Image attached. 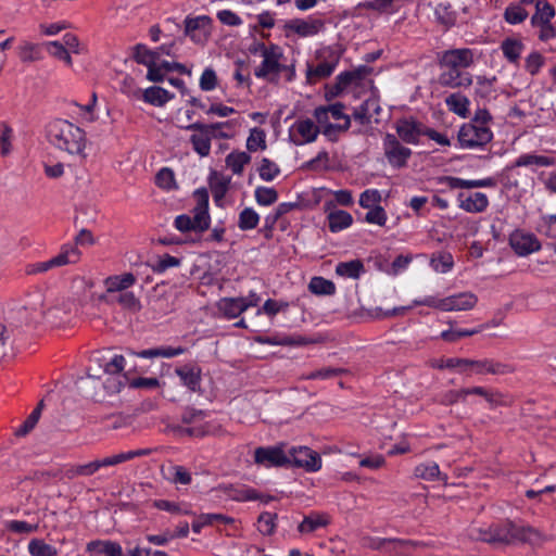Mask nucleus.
Wrapping results in <instances>:
<instances>
[{"label": "nucleus", "instance_id": "f257e3e1", "mask_svg": "<svg viewBox=\"0 0 556 556\" xmlns=\"http://www.w3.org/2000/svg\"><path fill=\"white\" fill-rule=\"evenodd\" d=\"M478 540L490 544H510L515 541L529 544H540L543 534L531 526H518L511 521L494 525L488 529H480Z\"/></svg>", "mask_w": 556, "mask_h": 556}, {"label": "nucleus", "instance_id": "f03ea898", "mask_svg": "<svg viewBox=\"0 0 556 556\" xmlns=\"http://www.w3.org/2000/svg\"><path fill=\"white\" fill-rule=\"evenodd\" d=\"M48 141L70 154H81L86 146L85 131L66 119L55 118L46 126Z\"/></svg>", "mask_w": 556, "mask_h": 556}, {"label": "nucleus", "instance_id": "7ed1b4c3", "mask_svg": "<svg viewBox=\"0 0 556 556\" xmlns=\"http://www.w3.org/2000/svg\"><path fill=\"white\" fill-rule=\"evenodd\" d=\"M342 52L343 50L339 46L320 49L316 55L318 64L316 66L307 65V81L314 84L316 80L329 77L339 64Z\"/></svg>", "mask_w": 556, "mask_h": 556}, {"label": "nucleus", "instance_id": "20e7f679", "mask_svg": "<svg viewBox=\"0 0 556 556\" xmlns=\"http://www.w3.org/2000/svg\"><path fill=\"white\" fill-rule=\"evenodd\" d=\"M478 298L471 292H462L451 296H446L441 300H437L433 296H427L422 300H415V305H425L441 311H468L476 306Z\"/></svg>", "mask_w": 556, "mask_h": 556}, {"label": "nucleus", "instance_id": "39448f33", "mask_svg": "<svg viewBox=\"0 0 556 556\" xmlns=\"http://www.w3.org/2000/svg\"><path fill=\"white\" fill-rule=\"evenodd\" d=\"M228 126H229V122L213 123V124H204L201 122H195L193 124L181 126V128H184L186 130L195 131L190 137V142L192 143V148L200 156H207L211 151V141L214 136V130L223 128V127H228Z\"/></svg>", "mask_w": 556, "mask_h": 556}, {"label": "nucleus", "instance_id": "423d86ee", "mask_svg": "<svg viewBox=\"0 0 556 556\" xmlns=\"http://www.w3.org/2000/svg\"><path fill=\"white\" fill-rule=\"evenodd\" d=\"M79 258L80 251L74 245L65 244L54 257L45 262L29 264L26 266L25 270L27 275L41 274L68 264H75Z\"/></svg>", "mask_w": 556, "mask_h": 556}, {"label": "nucleus", "instance_id": "0eeeda50", "mask_svg": "<svg viewBox=\"0 0 556 556\" xmlns=\"http://www.w3.org/2000/svg\"><path fill=\"white\" fill-rule=\"evenodd\" d=\"M457 138L462 148L475 149L488 144L493 138V132L488 126L466 123L460 127Z\"/></svg>", "mask_w": 556, "mask_h": 556}, {"label": "nucleus", "instance_id": "6e6552de", "mask_svg": "<svg viewBox=\"0 0 556 556\" xmlns=\"http://www.w3.org/2000/svg\"><path fill=\"white\" fill-rule=\"evenodd\" d=\"M383 152L389 164L394 168H403L412 156V150L402 144L393 134H386L383 137Z\"/></svg>", "mask_w": 556, "mask_h": 556}, {"label": "nucleus", "instance_id": "1a4fd4ad", "mask_svg": "<svg viewBox=\"0 0 556 556\" xmlns=\"http://www.w3.org/2000/svg\"><path fill=\"white\" fill-rule=\"evenodd\" d=\"M254 463L266 468L288 467L291 459L281 445L260 446L254 451Z\"/></svg>", "mask_w": 556, "mask_h": 556}, {"label": "nucleus", "instance_id": "9d476101", "mask_svg": "<svg viewBox=\"0 0 556 556\" xmlns=\"http://www.w3.org/2000/svg\"><path fill=\"white\" fill-rule=\"evenodd\" d=\"M394 128L399 140L407 144H418L426 131V126L414 117L399 118Z\"/></svg>", "mask_w": 556, "mask_h": 556}, {"label": "nucleus", "instance_id": "9b49d317", "mask_svg": "<svg viewBox=\"0 0 556 556\" xmlns=\"http://www.w3.org/2000/svg\"><path fill=\"white\" fill-rule=\"evenodd\" d=\"M288 456L291 459L289 466L303 468L307 472H316L321 468L320 455L307 446L292 447Z\"/></svg>", "mask_w": 556, "mask_h": 556}, {"label": "nucleus", "instance_id": "f8f14e48", "mask_svg": "<svg viewBox=\"0 0 556 556\" xmlns=\"http://www.w3.org/2000/svg\"><path fill=\"white\" fill-rule=\"evenodd\" d=\"M509 245L519 256H527L541 249V243L535 235L519 229L510 233Z\"/></svg>", "mask_w": 556, "mask_h": 556}, {"label": "nucleus", "instance_id": "ddd939ff", "mask_svg": "<svg viewBox=\"0 0 556 556\" xmlns=\"http://www.w3.org/2000/svg\"><path fill=\"white\" fill-rule=\"evenodd\" d=\"M473 63V52L468 48L450 49L439 55V65L452 68H467Z\"/></svg>", "mask_w": 556, "mask_h": 556}, {"label": "nucleus", "instance_id": "4468645a", "mask_svg": "<svg viewBox=\"0 0 556 556\" xmlns=\"http://www.w3.org/2000/svg\"><path fill=\"white\" fill-rule=\"evenodd\" d=\"M212 18L206 15L187 17L185 20V35L195 43H204L211 34Z\"/></svg>", "mask_w": 556, "mask_h": 556}, {"label": "nucleus", "instance_id": "2eb2a0df", "mask_svg": "<svg viewBox=\"0 0 556 556\" xmlns=\"http://www.w3.org/2000/svg\"><path fill=\"white\" fill-rule=\"evenodd\" d=\"M320 129L309 118L298 119L290 130V141L295 146H303L316 140Z\"/></svg>", "mask_w": 556, "mask_h": 556}, {"label": "nucleus", "instance_id": "dca6fc26", "mask_svg": "<svg viewBox=\"0 0 556 556\" xmlns=\"http://www.w3.org/2000/svg\"><path fill=\"white\" fill-rule=\"evenodd\" d=\"M219 490L227 497L237 502L261 501L263 503H268L274 498L270 495L261 494L255 489L247 485L223 484L219 485Z\"/></svg>", "mask_w": 556, "mask_h": 556}, {"label": "nucleus", "instance_id": "f3484780", "mask_svg": "<svg viewBox=\"0 0 556 556\" xmlns=\"http://www.w3.org/2000/svg\"><path fill=\"white\" fill-rule=\"evenodd\" d=\"M325 27V23L320 18L309 17L307 20L293 18L285 24L287 31H292L300 37H312L321 31Z\"/></svg>", "mask_w": 556, "mask_h": 556}, {"label": "nucleus", "instance_id": "a211bd4d", "mask_svg": "<svg viewBox=\"0 0 556 556\" xmlns=\"http://www.w3.org/2000/svg\"><path fill=\"white\" fill-rule=\"evenodd\" d=\"M445 70L439 75L438 83L445 88H468L472 85V76L468 72L458 68L444 67Z\"/></svg>", "mask_w": 556, "mask_h": 556}, {"label": "nucleus", "instance_id": "6ab92c4d", "mask_svg": "<svg viewBox=\"0 0 556 556\" xmlns=\"http://www.w3.org/2000/svg\"><path fill=\"white\" fill-rule=\"evenodd\" d=\"M417 543L410 540L403 539H381V538H365L364 546L375 549L381 551L386 553L399 552L405 549L409 546H416Z\"/></svg>", "mask_w": 556, "mask_h": 556}, {"label": "nucleus", "instance_id": "aec40b11", "mask_svg": "<svg viewBox=\"0 0 556 556\" xmlns=\"http://www.w3.org/2000/svg\"><path fill=\"white\" fill-rule=\"evenodd\" d=\"M439 182L445 184L450 189L493 188L496 186V180L492 177L467 180L453 176H442L439 178Z\"/></svg>", "mask_w": 556, "mask_h": 556}, {"label": "nucleus", "instance_id": "412c9836", "mask_svg": "<svg viewBox=\"0 0 556 556\" xmlns=\"http://www.w3.org/2000/svg\"><path fill=\"white\" fill-rule=\"evenodd\" d=\"M137 281V277L132 273H124L122 275L110 276L104 280L106 293L109 298L127 291Z\"/></svg>", "mask_w": 556, "mask_h": 556}, {"label": "nucleus", "instance_id": "4be33fe9", "mask_svg": "<svg viewBox=\"0 0 556 556\" xmlns=\"http://www.w3.org/2000/svg\"><path fill=\"white\" fill-rule=\"evenodd\" d=\"M457 200L459 201V207L468 213H482L489 206L488 197L482 192H475L467 197L464 192H460Z\"/></svg>", "mask_w": 556, "mask_h": 556}, {"label": "nucleus", "instance_id": "5701e85b", "mask_svg": "<svg viewBox=\"0 0 556 556\" xmlns=\"http://www.w3.org/2000/svg\"><path fill=\"white\" fill-rule=\"evenodd\" d=\"M176 375L180 378L184 386L190 391L195 392L200 389L201 368L193 365H184L176 368Z\"/></svg>", "mask_w": 556, "mask_h": 556}, {"label": "nucleus", "instance_id": "b1692460", "mask_svg": "<svg viewBox=\"0 0 556 556\" xmlns=\"http://www.w3.org/2000/svg\"><path fill=\"white\" fill-rule=\"evenodd\" d=\"M208 185L213 194L214 202L216 205L220 206L222 201L229 189L230 177H225L217 172H212L208 178Z\"/></svg>", "mask_w": 556, "mask_h": 556}, {"label": "nucleus", "instance_id": "393cba45", "mask_svg": "<svg viewBox=\"0 0 556 556\" xmlns=\"http://www.w3.org/2000/svg\"><path fill=\"white\" fill-rule=\"evenodd\" d=\"M406 0H370L358 3L357 8L376 11L380 14L397 12Z\"/></svg>", "mask_w": 556, "mask_h": 556}, {"label": "nucleus", "instance_id": "a878e982", "mask_svg": "<svg viewBox=\"0 0 556 556\" xmlns=\"http://www.w3.org/2000/svg\"><path fill=\"white\" fill-rule=\"evenodd\" d=\"M140 98L151 105L163 106L174 98V94L162 87L151 86L143 91L141 90Z\"/></svg>", "mask_w": 556, "mask_h": 556}, {"label": "nucleus", "instance_id": "bb28decb", "mask_svg": "<svg viewBox=\"0 0 556 556\" xmlns=\"http://www.w3.org/2000/svg\"><path fill=\"white\" fill-rule=\"evenodd\" d=\"M201 220L197 222V213H193V217L182 214L175 218V227L181 232L194 231L202 233L210 228V223L205 219Z\"/></svg>", "mask_w": 556, "mask_h": 556}, {"label": "nucleus", "instance_id": "cd10ccee", "mask_svg": "<svg viewBox=\"0 0 556 556\" xmlns=\"http://www.w3.org/2000/svg\"><path fill=\"white\" fill-rule=\"evenodd\" d=\"M330 520L326 514L311 513L304 516L302 522L298 526V531L302 534L313 533L319 528L327 527Z\"/></svg>", "mask_w": 556, "mask_h": 556}, {"label": "nucleus", "instance_id": "c85d7f7f", "mask_svg": "<svg viewBox=\"0 0 556 556\" xmlns=\"http://www.w3.org/2000/svg\"><path fill=\"white\" fill-rule=\"evenodd\" d=\"M327 219L328 227L331 232H339L350 227L353 223L352 215L343 210H334L329 212Z\"/></svg>", "mask_w": 556, "mask_h": 556}, {"label": "nucleus", "instance_id": "c756f323", "mask_svg": "<svg viewBox=\"0 0 556 556\" xmlns=\"http://www.w3.org/2000/svg\"><path fill=\"white\" fill-rule=\"evenodd\" d=\"M445 104L451 112L460 117H467L469 113L470 101L466 96H463L459 92L450 94L445 99Z\"/></svg>", "mask_w": 556, "mask_h": 556}, {"label": "nucleus", "instance_id": "7c9ffc66", "mask_svg": "<svg viewBox=\"0 0 556 556\" xmlns=\"http://www.w3.org/2000/svg\"><path fill=\"white\" fill-rule=\"evenodd\" d=\"M523 48L525 46L521 40L510 37L504 39L501 43V50L504 56L511 64L518 63Z\"/></svg>", "mask_w": 556, "mask_h": 556}, {"label": "nucleus", "instance_id": "2f4dec72", "mask_svg": "<svg viewBox=\"0 0 556 556\" xmlns=\"http://www.w3.org/2000/svg\"><path fill=\"white\" fill-rule=\"evenodd\" d=\"M193 197L197 201V205L192 210L193 213H197V222H202L201 219H205L211 224V217L208 214V192L205 188L197 189L193 192Z\"/></svg>", "mask_w": 556, "mask_h": 556}, {"label": "nucleus", "instance_id": "473e14b6", "mask_svg": "<svg viewBox=\"0 0 556 556\" xmlns=\"http://www.w3.org/2000/svg\"><path fill=\"white\" fill-rule=\"evenodd\" d=\"M364 271V264L361 260L340 262L336 266V274L344 278L357 279Z\"/></svg>", "mask_w": 556, "mask_h": 556}, {"label": "nucleus", "instance_id": "72a5a7b5", "mask_svg": "<svg viewBox=\"0 0 556 556\" xmlns=\"http://www.w3.org/2000/svg\"><path fill=\"white\" fill-rule=\"evenodd\" d=\"M186 349L182 346L172 348V346H161L155 349L143 350L139 353L131 352V355H137L143 358H152V357H174L180 354H184Z\"/></svg>", "mask_w": 556, "mask_h": 556}, {"label": "nucleus", "instance_id": "f704fd0d", "mask_svg": "<svg viewBox=\"0 0 556 556\" xmlns=\"http://www.w3.org/2000/svg\"><path fill=\"white\" fill-rule=\"evenodd\" d=\"M87 549L105 556H123L121 545L112 541H91L88 543Z\"/></svg>", "mask_w": 556, "mask_h": 556}, {"label": "nucleus", "instance_id": "c9c22d12", "mask_svg": "<svg viewBox=\"0 0 556 556\" xmlns=\"http://www.w3.org/2000/svg\"><path fill=\"white\" fill-rule=\"evenodd\" d=\"M106 301L109 303H118L123 308L134 313L139 312L141 309L139 299L131 291L118 293L116 295L108 298Z\"/></svg>", "mask_w": 556, "mask_h": 556}, {"label": "nucleus", "instance_id": "e433bc0d", "mask_svg": "<svg viewBox=\"0 0 556 556\" xmlns=\"http://www.w3.org/2000/svg\"><path fill=\"white\" fill-rule=\"evenodd\" d=\"M219 308L227 317L236 318L247 309V304L240 298H226L220 301Z\"/></svg>", "mask_w": 556, "mask_h": 556}, {"label": "nucleus", "instance_id": "4c0bfd02", "mask_svg": "<svg viewBox=\"0 0 556 556\" xmlns=\"http://www.w3.org/2000/svg\"><path fill=\"white\" fill-rule=\"evenodd\" d=\"M308 290L316 295H333L336 293V285L324 277L315 276L308 283Z\"/></svg>", "mask_w": 556, "mask_h": 556}, {"label": "nucleus", "instance_id": "58836bf2", "mask_svg": "<svg viewBox=\"0 0 556 556\" xmlns=\"http://www.w3.org/2000/svg\"><path fill=\"white\" fill-rule=\"evenodd\" d=\"M555 164V160L545 155H536V154H522L520 155L514 163V167H522V166H542L547 167Z\"/></svg>", "mask_w": 556, "mask_h": 556}, {"label": "nucleus", "instance_id": "ea45409f", "mask_svg": "<svg viewBox=\"0 0 556 556\" xmlns=\"http://www.w3.org/2000/svg\"><path fill=\"white\" fill-rule=\"evenodd\" d=\"M215 522L232 523L233 518L222 514H202L192 522V530L199 533L203 527L214 525Z\"/></svg>", "mask_w": 556, "mask_h": 556}, {"label": "nucleus", "instance_id": "a19ab883", "mask_svg": "<svg viewBox=\"0 0 556 556\" xmlns=\"http://www.w3.org/2000/svg\"><path fill=\"white\" fill-rule=\"evenodd\" d=\"M77 466H78L77 471L79 472L80 477H90V476L94 475L98 470H100L101 468L115 466V463L113 459V455H111V456H108L104 458L94 459L90 463L77 465Z\"/></svg>", "mask_w": 556, "mask_h": 556}, {"label": "nucleus", "instance_id": "79ce46f5", "mask_svg": "<svg viewBox=\"0 0 556 556\" xmlns=\"http://www.w3.org/2000/svg\"><path fill=\"white\" fill-rule=\"evenodd\" d=\"M535 8L536 12L531 17L532 25L549 23L555 15L554 7L546 1L538 0Z\"/></svg>", "mask_w": 556, "mask_h": 556}, {"label": "nucleus", "instance_id": "37998d69", "mask_svg": "<svg viewBox=\"0 0 556 556\" xmlns=\"http://www.w3.org/2000/svg\"><path fill=\"white\" fill-rule=\"evenodd\" d=\"M250 162V154L242 151H233L226 156V165L237 175L242 174L244 165Z\"/></svg>", "mask_w": 556, "mask_h": 556}, {"label": "nucleus", "instance_id": "c03bdc74", "mask_svg": "<svg viewBox=\"0 0 556 556\" xmlns=\"http://www.w3.org/2000/svg\"><path fill=\"white\" fill-rule=\"evenodd\" d=\"M283 66L280 61L271 59L268 55L263 56L262 64L255 68L254 75L257 78H267L270 74L278 75L282 71Z\"/></svg>", "mask_w": 556, "mask_h": 556}, {"label": "nucleus", "instance_id": "a18cd8bd", "mask_svg": "<svg viewBox=\"0 0 556 556\" xmlns=\"http://www.w3.org/2000/svg\"><path fill=\"white\" fill-rule=\"evenodd\" d=\"M43 407H45V403H43V400H41L37 404L35 409L30 413V415L26 418V420L20 426L18 429L15 430L16 437H25L35 428V426L37 425V422L41 416V412H42Z\"/></svg>", "mask_w": 556, "mask_h": 556}, {"label": "nucleus", "instance_id": "49530a36", "mask_svg": "<svg viewBox=\"0 0 556 556\" xmlns=\"http://www.w3.org/2000/svg\"><path fill=\"white\" fill-rule=\"evenodd\" d=\"M437 21L444 25L445 27L450 28L455 25L457 20L456 12L452 9V5L450 3H440L437 5L434 11Z\"/></svg>", "mask_w": 556, "mask_h": 556}, {"label": "nucleus", "instance_id": "de8ad7c7", "mask_svg": "<svg viewBox=\"0 0 556 556\" xmlns=\"http://www.w3.org/2000/svg\"><path fill=\"white\" fill-rule=\"evenodd\" d=\"M496 76L491 78H486L485 76H477L476 77V89L475 96L476 99L488 100L494 92L493 84L496 81Z\"/></svg>", "mask_w": 556, "mask_h": 556}, {"label": "nucleus", "instance_id": "09e8293b", "mask_svg": "<svg viewBox=\"0 0 556 556\" xmlns=\"http://www.w3.org/2000/svg\"><path fill=\"white\" fill-rule=\"evenodd\" d=\"M28 553L31 556H56L58 549L46 543L42 539H33L28 543Z\"/></svg>", "mask_w": 556, "mask_h": 556}, {"label": "nucleus", "instance_id": "8fccbe9b", "mask_svg": "<svg viewBox=\"0 0 556 556\" xmlns=\"http://www.w3.org/2000/svg\"><path fill=\"white\" fill-rule=\"evenodd\" d=\"M430 265L435 271L445 274L453 268L454 260L450 252H441L432 255Z\"/></svg>", "mask_w": 556, "mask_h": 556}, {"label": "nucleus", "instance_id": "3c124183", "mask_svg": "<svg viewBox=\"0 0 556 556\" xmlns=\"http://www.w3.org/2000/svg\"><path fill=\"white\" fill-rule=\"evenodd\" d=\"M4 529L14 534H30L38 531L39 525L23 520H8L4 522Z\"/></svg>", "mask_w": 556, "mask_h": 556}, {"label": "nucleus", "instance_id": "603ef678", "mask_svg": "<svg viewBox=\"0 0 556 556\" xmlns=\"http://www.w3.org/2000/svg\"><path fill=\"white\" fill-rule=\"evenodd\" d=\"M100 363V366L103 368V371L110 376L119 375L126 365V359L123 355H114L110 359H98Z\"/></svg>", "mask_w": 556, "mask_h": 556}, {"label": "nucleus", "instance_id": "864d4df0", "mask_svg": "<svg viewBox=\"0 0 556 556\" xmlns=\"http://www.w3.org/2000/svg\"><path fill=\"white\" fill-rule=\"evenodd\" d=\"M258 222V214L252 207H245L239 214L238 227L243 231L252 230L256 228Z\"/></svg>", "mask_w": 556, "mask_h": 556}, {"label": "nucleus", "instance_id": "5fc2aeb1", "mask_svg": "<svg viewBox=\"0 0 556 556\" xmlns=\"http://www.w3.org/2000/svg\"><path fill=\"white\" fill-rule=\"evenodd\" d=\"M414 473L417 478H421L424 480L433 481L435 479H442L440 477V468L439 465L434 462L427 463V464H420L418 465Z\"/></svg>", "mask_w": 556, "mask_h": 556}, {"label": "nucleus", "instance_id": "6e6d98bb", "mask_svg": "<svg viewBox=\"0 0 556 556\" xmlns=\"http://www.w3.org/2000/svg\"><path fill=\"white\" fill-rule=\"evenodd\" d=\"M247 149L250 152L266 149V134L263 129L257 127L251 129L250 136L247 139Z\"/></svg>", "mask_w": 556, "mask_h": 556}, {"label": "nucleus", "instance_id": "4d7b16f0", "mask_svg": "<svg viewBox=\"0 0 556 556\" xmlns=\"http://www.w3.org/2000/svg\"><path fill=\"white\" fill-rule=\"evenodd\" d=\"M376 104L375 99H367L353 112V118L361 125H368L371 122V106Z\"/></svg>", "mask_w": 556, "mask_h": 556}, {"label": "nucleus", "instance_id": "13d9d810", "mask_svg": "<svg viewBox=\"0 0 556 556\" xmlns=\"http://www.w3.org/2000/svg\"><path fill=\"white\" fill-rule=\"evenodd\" d=\"M42 47H45V50H47V52L53 55L54 58L64 61L67 65L72 64V58L62 42L48 41L45 42Z\"/></svg>", "mask_w": 556, "mask_h": 556}, {"label": "nucleus", "instance_id": "bf43d9fd", "mask_svg": "<svg viewBox=\"0 0 556 556\" xmlns=\"http://www.w3.org/2000/svg\"><path fill=\"white\" fill-rule=\"evenodd\" d=\"M277 514L269 511L262 513L257 518L258 531L263 535H271L276 528Z\"/></svg>", "mask_w": 556, "mask_h": 556}, {"label": "nucleus", "instance_id": "052dcab7", "mask_svg": "<svg viewBox=\"0 0 556 556\" xmlns=\"http://www.w3.org/2000/svg\"><path fill=\"white\" fill-rule=\"evenodd\" d=\"M255 200L257 204L268 206L278 200V192L274 188L257 187L255 189Z\"/></svg>", "mask_w": 556, "mask_h": 556}, {"label": "nucleus", "instance_id": "680f3d73", "mask_svg": "<svg viewBox=\"0 0 556 556\" xmlns=\"http://www.w3.org/2000/svg\"><path fill=\"white\" fill-rule=\"evenodd\" d=\"M258 174L263 180L271 181L280 174V168L269 159L264 157L258 167Z\"/></svg>", "mask_w": 556, "mask_h": 556}, {"label": "nucleus", "instance_id": "e2e57ef3", "mask_svg": "<svg viewBox=\"0 0 556 556\" xmlns=\"http://www.w3.org/2000/svg\"><path fill=\"white\" fill-rule=\"evenodd\" d=\"M528 16V12L517 4H510L506 8L504 18L509 24L522 23Z\"/></svg>", "mask_w": 556, "mask_h": 556}, {"label": "nucleus", "instance_id": "0e129e2a", "mask_svg": "<svg viewBox=\"0 0 556 556\" xmlns=\"http://www.w3.org/2000/svg\"><path fill=\"white\" fill-rule=\"evenodd\" d=\"M155 184L166 190L176 188L174 172L168 167L161 168L155 176Z\"/></svg>", "mask_w": 556, "mask_h": 556}, {"label": "nucleus", "instance_id": "69168bd1", "mask_svg": "<svg viewBox=\"0 0 556 556\" xmlns=\"http://www.w3.org/2000/svg\"><path fill=\"white\" fill-rule=\"evenodd\" d=\"M151 56H152V50L149 49L146 45L143 43H137L134 48H132V59L138 63V64H141V65H144V66H149V65H153V61L151 60Z\"/></svg>", "mask_w": 556, "mask_h": 556}, {"label": "nucleus", "instance_id": "338daca9", "mask_svg": "<svg viewBox=\"0 0 556 556\" xmlns=\"http://www.w3.org/2000/svg\"><path fill=\"white\" fill-rule=\"evenodd\" d=\"M543 65H544L543 55L538 51H533L527 56L526 63H525V68L530 75L534 76L540 72V70Z\"/></svg>", "mask_w": 556, "mask_h": 556}, {"label": "nucleus", "instance_id": "774afa93", "mask_svg": "<svg viewBox=\"0 0 556 556\" xmlns=\"http://www.w3.org/2000/svg\"><path fill=\"white\" fill-rule=\"evenodd\" d=\"M359 205L364 208H371L381 202V194L377 189H367L359 197Z\"/></svg>", "mask_w": 556, "mask_h": 556}]
</instances>
